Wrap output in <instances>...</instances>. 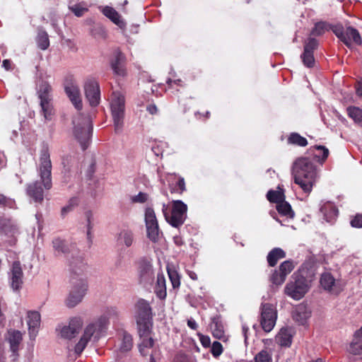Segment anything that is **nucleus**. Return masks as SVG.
Segmentation results:
<instances>
[{"label": "nucleus", "instance_id": "15", "mask_svg": "<svg viewBox=\"0 0 362 362\" xmlns=\"http://www.w3.org/2000/svg\"><path fill=\"white\" fill-rule=\"evenodd\" d=\"M5 340L8 343L13 359L16 360L23 341V334L18 330L9 329L5 336Z\"/></svg>", "mask_w": 362, "mask_h": 362}, {"label": "nucleus", "instance_id": "4", "mask_svg": "<svg viewBox=\"0 0 362 362\" xmlns=\"http://www.w3.org/2000/svg\"><path fill=\"white\" fill-rule=\"evenodd\" d=\"M162 211L169 224L175 228H179L187 218V206L181 200H175L173 202L171 209L168 205L163 204Z\"/></svg>", "mask_w": 362, "mask_h": 362}, {"label": "nucleus", "instance_id": "48", "mask_svg": "<svg viewBox=\"0 0 362 362\" xmlns=\"http://www.w3.org/2000/svg\"><path fill=\"white\" fill-rule=\"evenodd\" d=\"M349 116L356 123H362V110L356 107H350L347 108Z\"/></svg>", "mask_w": 362, "mask_h": 362}, {"label": "nucleus", "instance_id": "31", "mask_svg": "<svg viewBox=\"0 0 362 362\" xmlns=\"http://www.w3.org/2000/svg\"><path fill=\"white\" fill-rule=\"evenodd\" d=\"M155 293L160 299H165L167 295L165 279L163 274H158Z\"/></svg>", "mask_w": 362, "mask_h": 362}, {"label": "nucleus", "instance_id": "32", "mask_svg": "<svg viewBox=\"0 0 362 362\" xmlns=\"http://www.w3.org/2000/svg\"><path fill=\"white\" fill-rule=\"evenodd\" d=\"M103 13L109 19H110L115 24L120 28L124 26V21L121 19L119 13L112 7L105 6L103 8Z\"/></svg>", "mask_w": 362, "mask_h": 362}, {"label": "nucleus", "instance_id": "19", "mask_svg": "<svg viewBox=\"0 0 362 362\" xmlns=\"http://www.w3.org/2000/svg\"><path fill=\"white\" fill-rule=\"evenodd\" d=\"M41 317L37 311H28L27 313V325L30 339H35L40 325Z\"/></svg>", "mask_w": 362, "mask_h": 362}, {"label": "nucleus", "instance_id": "45", "mask_svg": "<svg viewBox=\"0 0 362 362\" xmlns=\"http://www.w3.org/2000/svg\"><path fill=\"white\" fill-rule=\"evenodd\" d=\"M293 268L294 265L293 262L290 260H286L280 264L279 272L283 276V278L281 279V281H285L287 275L291 272Z\"/></svg>", "mask_w": 362, "mask_h": 362}, {"label": "nucleus", "instance_id": "42", "mask_svg": "<svg viewBox=\"0 0 362 362\" xmlns=\"http://www.w3.org/2000/svg\"><path fill=\"white\" fill-rule=\"evenodd\" d=\"M151 320L141 321L136 320L140 337H146L149 335L150 328L151 325Z\"/></svg>", "mask_w": 362, "mask_h": 362}, {"label": "nucleus", "instance_id": "40", "mask_svg": "<svg viewBox=\"0 0 362 362\" xmlns=\"http://www.w3.org/2000/svg\"><path fill=\"white\" fill-rule=\"evenodd\" d=\"M141 338L142 341L139 346V352L142 356H146L149 354V349L153 346V339L149 336Z\"/></svg>", "mask_w": 362, "mask_h": 362}, {"label": "nucleus", "instance_id": "60", "mask_svg": "<svg viewBox=\"0 0 362 362\" xmlns=\"http://www.w3.org/2000/svg\"><path fill=\"white\" fill-rule=\"evenodd\" d=\"M151 151L156 156H160L163 155V149L158 144L153 145L151 147Z\"/></svg>", "mask_w": 362, "mask_h": 362}, {"label": "nucleus", "instance_id": "3", "mask_svg": "<svg viewBox=\"0 0 362 362\" xmlns=\"http://www.w3.org/2000/svg\"><path fill=\"white\" fill-rule=\"evenodd\" d=\"M73 124L74 136L84 151L89 145L93 132L91 120L88 116L78 113L73 119Z\"/></svg>", "mask_w": 362, "mask_h": 362}, {"label": "nucleus", "instance_id": "33", "mask_svg": "<svg viewBox=\"0 0 362 362\" xmlns=\"http://www.w3.org/2000/svg\"><path fill=\"white\" fill-rule=\"evenodd\" d=\"M286 257L285 252L279 248L275 247L271 250L267 255V262L270 267H274L278 260Z\"/></svg>", "mask_w": 362, "mask_h": 362}, {"label": "nucleus", "instance_id": "47", "mask_svg": "<svg viewBox=\"0 0 362 362\" xmlns=\"http://www.w3.org/2000/svg\"><path fill=\"white\" fill-rule=\"evenodd\" d=\"M37 42L38 45V47L42 49L45 50L48 48L49 45V41L48 38V35L45 31H40L38 33L37 37Z\"/></svg>", "mask_w": 362, "mask_h": 362}, {"label": "nucleus", "instance_id": "26", "mask_svg": "<svg viewBox=\"0 0 362 362\" xmlns=\"http://www.w3.org/2000/svg\"><path fill=\"white\" fill-rule=\"evenodd\" d=\"M292 330L288 327H284L280 329L275 337V341L281 346L288 347L292 343Z\"/></svg>", "mask_w": 362, "mask_h": 362}, {"label": "nucleus", "instance_id": "57", "mask_svg": "<svg viewBox=\"0 0 362 362\" xmlns=\"http://www.w3.org/2000/svg\"><path fill=\"white\" fill-rule=\"evenodd\" d=\"M283 278L279 271L275 270L271 276V281L274 284L281 285L284 281H281V279Z\"/></svg>", "mask_w": 362, "mask_h": 362}, {"label": "nucleus", "instance_id": "54", "mask_svg": "<svg viewBox=\"0 0 362 362\" xmlns=\"http://www.w3.org/2000/svg\"><path fill=\"white\" fill-rule=\"evenodd\" d=\"M69 9L78 17L82 16L88 11V8L81 6V4L69 6Z\"/></svg>", "mask_w": 362, "mask_h": 362}, {"label": "nucleus", "instance_id": "20", "mask_svg": "<svg viewBox=\"0 0 362 362\" xmlns=\"http://www.w3.org/2000/svg\"><path fill=\"white\" fill-rule=\"evenodd\" d=\"M111 68L114 74L118 76L124 77L127 74L125 67V57L120 52H116L114 59H112Z\"/></svg>", "mask_w": 362, "mask_h": 362}, {"label": "nucleus", "instance_id": "38", "mask_svg": "<svg viewBox=\"0 0 362 362\" xmlns=\"http://www.w3.org/2000/svg\"><path fill=\"white\" fill-rule=\"evenodd\" d=\"M42 114L46 120H51L54 115V110L52 100L40 101Z\"/></svg>", "mask_w": 362, "mask_h": 362}, {"label": "nucleus", "instance_id": "2", "mask_svg": "<svg viewBox=\"0 0 362 362\" xmlns=\"http://www.w3.org/2000/svg\"><path fill=\"white\" fill-rule=\"evenodd\" d=\"M292 175L295 183L305 193L310 194L317 181L318 173L316 166L310 159L299 158L293 164Z\"/></svg>", "mask_w": 362, "mask_h": 362}, {"label": "nucleus", "instance_id": "46", "mask_svg": "<svg viewBox=\"0 0 362 362\" xmlns=\"http://www.w3.org/2000/svg\"><path fill=\"white\" fill-rule=\"evenodd\" d=\"M79 204V199L76 197H71L69 201L66 205L62 207L61 210V215L62 217H64L69 212L72 211Z\"/></svg>", "mask_w": 362, "mask_h": 362}, {"label": "nucleus", "instance_id": "24", "mask_svg": "<svg viewBox=\"0 0 362 362\" xmlns=\"http://www.w3.org/2000/svg\"><path fill=\"white\" fill-rule=\"evenodd\" d=\"M117 242L119 245L130 247L134 243V235L132 230L122 229L117 235Z\"/></svg>", "mask_w": 362, "mask_h": 362}, {"label": "nucleus", "instance_id": "18", "mask_svg": "<svg viewBox=\"0 0 362 362\" xmlns=\"http://www.w3.org/2000/svg\"><path fill=\"white\" fill-rule=\"evenodd\" d=\"M70 272L75 280H78V276H82L86 270L87 264L81 255L74 257L69 260Z\"/></svg>", "mask_w": 362, "mask_h": 362}, {"label": "nucleus", "instance_id": "53", "mask_svg": "<svg viewBox=\"0 0 362 362\" xmlns=\"http://www.w3.org/2000/svg\"><path fill=\"white\" fill-rule=\"evenodd\" d=\"M148 198L149 195L147 193L140 192L138 194L132 196L130 199L132 203L144 204Z\"/></svg>", "mask_w": 362, "mask_h": 362}, {"label": "nucleus", "instance_id": "41", "mask_svg": "<svg viewBox=\"0 0 362 362\" xmlns=\"http://www.w3.org/2000/svg\"><path fill=\"white\" fill-rule=\"evenodd\" d=\"M167 272L173 288H178L180 286V276L177 271L171 267H167Z\"/></svg>", "mask_w": 362, "mask_h": 362}, {"label": "nucleus", "instance_id": "10", "mask_svg": "<svg viewBox=\"0 0 362 362\" xmlns=\"http://www.w3.org/2000/svg\"><path fill=\"white\" fill-rule=\"evenodd\" d=\"M144 216L147 236L152 242L156 243L158 240L160 231L156 214L153 208H146Z\"/></svg>", "mask_w": 362, "mask_h": 362}, {"label": "nucleus", "instance_id": "50", "mask_svg": "<svg viewBox=\"0 0 362 362\" xmlns=\"http://www.w3.org/2000/svg\"><path fill=\"white\" fill-rule=\"evenodd\" d=\"M349 351L353 355H361L362 340L356 339L354 338V340L350 344Z\"/></svg>", "mask_w": 362, "mask_h": 362}, {"label": "nucleus", "instance_id": "52", "mask_svg": "<svg viewBox=\"0 0 362 362\" xmlns=\"http://www.w3.org/2000/svg\"><path fill=\"white\" fill-rule=\"evenodd\" d=\"M317 151H319V154H315V157L317 158V160L320 163L324 162L329 155V150L326 147L323 146H316L315 147Z\"/></svg>", "mask_w": 362, "mask_h": 362}, {"label": "nucleus", "instance_id": "43", "mask_svg": "<svg viewBox=\"0 0 362 362\" xmlns=\"http://www.w3.org/2000/svg\"><path fill=\"white\" fill-rule=\"evenodd\" d=\"M133 346V339L131 334L123 332L122 343L120 344L119 349L122 352H127L132 349Z\"/></svg>", "mask_w": 362, "mask_h": 362}, {"label": "nucleus", "instance_id": "58", "mask_svg": "<svg viewBox=\"0 0 362 362\" xmlns=\"http://www.w3.org/2000/svg\"><path fill=\"white\" fill-rule=\"evenodd\" d=\"M351 225L355 228H362V214H357L351 221Z\"/></svg>", "mask_w": 362, "mask_h": 362}, {"label": "nucleus", "instance_id": "39", "mask_svg": "<svg viewBox=\"0 0 362 362\" xmlns=\"http://www.w3.org/2000/svg\"><path fill=\"white\" fill-rule=\"evenodd\" d=\"M276 210L279 214L286 216L287 218H293L294 212L291 209V205L284 199L276 204Z\"/></svg>", "mask_w": 362, "mask_h": 362}, {"label": "nucleus", "instance_id": "23", "mask_svg": "<svg viewBox=\"0 0 362 362\" xmlns=\"http://www.w3.org/2000/svg\"><path fill=\"white\" fill-rule=\"evenodd\" d=\"M320 211L323 214L325 220L328 223H333L338 215V209L334 203L325 202L320 206Z\"/></svg>", "mask_w": 362, "mask_h": 362}, {"label": "nucleus", "instance_id": "55", "mask_svg": "<svg viewBox=\"0 0 362 362\" xmlns=\"http://www.w3.org/2000/svg\"><path fill=\"white\" fill-rule=\"evenodd\" d=\"M211 351L214 357L219 356L223 352V346L218 341H214L212 344Z\"/></svg>", "mask_w": 362, "mask_h": 362}, {"label": "nucleus", "instance_id": "30", "mask_svg": "<svg viewBox=\"0 0 362 362\" xmlns=\"http://www.w3.org/2000/svg\"><path fill=\"white\" fill-rule=\"evenodd\" d=\"M213 336L218 339H226L223 325L218 318H214L210 324Z\"/></svg>", "mask_w": 362, "mask_h": 362}, {"label": "nucleus", "instance_id": "6", "mask_svg": "<svg viewBox=\"0 0 362 362\" xmlns=\"http://www.w3.org/2000/svg\"><path fill=\"white\" fill-rule=\"evenodd\" d=\"M310 286V281L296 272L292 276V280L285 286L284 292L288 296L298 300L305 295Z\"/></svg>", "mask_w": 362, "mask_h": 362}, {"label": "nucleus", "instance_id": "36", "mask_svg": "<svg viewBox=\"0 0 362 362\" xmlns=\"http://www.w3.org/2000/svg\"><path fill=\"white\" fill-rule=\"evenodd\" d=\"M53 248L57 255L68 254L71 252V249L74 247V245H71L70 247L67 245L65 242L60 239L56 238L52 241Z\"/></svg>", "mask_w": 362, "mask_h": 362}, {"label": "nucleus", "instance_id": "13", "mask_svg": "<svg viewBox=\"0 0 362 362\" xmlns=\"http://www.w3.org/2000/svg\"><path fill=\"white\" fill-rule=\"evenodd\" d=\"M317 47L318 41L313 37H310L305 42L304 51L300 57L305 66L311 68L314 66L315 58L313 52Z\"/></svg>", "mask_w": 362, "mask_h": 362}, {"label": "nucleus", "instance_id": "35", "mask_svg": "<svg viewBox=\"0 0 362 362\" xmlns=\"http://www.w3.org/2000/svg\"><path fill=\"white\" fill-rule=\"evenodd\" d=\"M320 284L325 290L334 291L335 285V279L329 272H325L321 275Z\"/></svg>", "mask_w": 362, "mask_h": 362}, {"label": "nucleus", "instance_id": "5", "mask_svg": "<svg viewBox=\"0 0 362 362\" xmlns=\"http://www.w3.org/2000/svg\"><path fill=\"white\" fill-rule=\"evenodd\" d=\"M110 109L115 131L120 132L124 125L125 98L120 91H113L110 97Z\"/></svg>", "mask_w": 362, "mask_h": 362}, {"label": "nucleus", "instance_id": "7", "mask_svg": "<svg viewBox=\"0 0 362 362\" xmlns=\"http://www.w3.org/2000/svg\"><path fill=\"white\" fill-rule=\"evenodd\" d=\"M52 162L50 155L47 146H44L40 151L39 163L37 165L38 175L41 183L45 189L52 188Z\"/></svg>", "mask_w": 362, "mask_h": 362}, {"label": "nucleus", "instance_id": "44", "mask_svg": "<svg viewBox=\"0 0 362 362\" xmlns=\"http://www.w3.org/2000/svg\"><path fill=\"white\" fill-rule=\"evenodd\" d=\"M288 143L302 147L308 145L307 139L298 133H291L288 138Z\"/></svg>", "mask_w": 362, "mask_h": 362}, {"label": "nucleus", "instance_id": "12", "mask_svg": "<svg viewBox=\"0 0 362 362\" xmlns=\"http://www.w3.org/2000/svg\"><path fill=\"white\" fill-rule=\"evenodd\" d=\"M66 94L74 107L80 110L82 108V101L78 85L72 76L66 78L64 83Z\"/></svg>", "mask_w": 362, "mask_h": 362}, {"label": "nucleus", "instance_id": "37", "mask_svg": "<svg viewBox=\"0 0 362 362\" xmlns=\"http://www.w3.org/2000/svg\"><path fill=\"white\" fill-rule=\"evenodd\" d=\"M84 216H85V219H86L87 240L90 243H92L91 232L93 228V221H94L93 213L90 210H87L84 213Z\"/></svg>", "mask_w": 362, "mask_h": 362}, {"label": "nucleus", "instance_id": "21", "mask_svg": "<svg viewBox=\"0 0 362 362\" xmlns=\"http://www.w3.org/2000/svg\"><path fill=\"white\" fill-rule=\"evenodd\" d=\"M136 320H151L152 318V312L151 308L149 303L144 300L140 299L138 300L136 305Z\"/></svg>", "mask_w": 362, "mask_h": 362}, {"label": "nucleus", "instance_id": "16", "mask_svg": "<svg viewBox=\"0 0 362 362\" xmlns=\"http://www.w3.org/2000/svg\"><path fill=\"white\" fill-rule=\"evenodd\" d=\"M23 273L19 262H14L9 274L10 285L13 291H19L23 285Z\"/></svg>", "mask_w": 362, "mask_h": 362}, {"label": "nucleus", "instance_id": "29", "mask_svg": "<svg viewBox=\"0 0 362 362\" xmlns=\"http://www.w3.org/2000/svg\"><path fill=\"white\" fill-rule=\"evenodd\" d=\"M52 87L47 81H42L37 88V93L40 101L52 100Z\"/></svg>", "mask_w": 362, "mask_h": 362}, {"label": "nucleus", "instance_id": "34", "mask_svg": "<svg viewBox=\"0 0 362 362\" xmlns=\"http://www.w3.org/2000/svg\"><path fill=\"white\" fill-rule=\"evenodd\" d=\"M0 230L6 234H13L16 230L15 223L9 218L0 216Z\"/></svg>", "mask_w": 362, "mask_h": 362}, {"label": "nucleus", "instance_id": "25", "mask_svg": "<svg viewBox=\"0 0 362 362\" xmlns=\"http://www.w3.org/2000/svg\"><path fill=\"white\" fill-rule=\"evenodd\" d=\"M27 194L35 202H41L43 200V189L37 181L29 184L27 187Z\"/></svg>", "mask_w": 362, "mask_h": 362}, {"label": "nucleus", "instance_id": "27", "mask_svg": "<svg viewBox=\"0 0 362 362\" xmlns=\"http://www.w3.org/2000/svg\"><path fill=\"white\" fill-rule=\"evenodd\" d=\"M344 37L346 40H343V42L349 47L351 46V42L356 45H361L362 43V40L358 31L352 27H348L346 29Z\"/></svg>", "mask_w": 362, "mask_h": 362}, {"label": "nucleus", "instance_id": "14", "mask_svg": "<svg viewBox=\"0 0 362 362\" xmlns=\"http://www.w3.org/2000/svg\"><path fill=\"white\" fill-rule=\"evenodd\" d=\"M83 324V321L81 317H72L69 325L62 328L60 331L61 337L68 339L74 338L81 330Z\"/></svg>", "mask_w": 362, "mask_h": 362}, {"label": "nucleus", "instance_id": "49", "mask_svg": "<svg viewBox=\"0 0 362 362\" xmlns=\"http://www.w3.org/2000/svg\"><path fill=\"white\" fill-rule=\"evenodd\" d=\"M267 198L270 202L278 204L284 199V195L279 191L269 190L267 194Z\"/></svg>", "mask_w": 362, "mask_h": 362}, {"label": "nucleus", "instance_id": "28", "mask_svg": "<svg viewBox=\"0 0 362 362\" xmlns=\"http://www.w3.org/2000/svg\"><path fill=\"white\" fill-rule=\"evenodd\" d=\"M310 316V310L303 305L297 306L293 312V320L300 325H304Z\"/></svg>", "mask_w": 362, "mask_h": 362}, {"label": "nucleus", "instance_id": "62", "mask_svg": "<svg viewBox=\"0 0 362 362\" xmlns=\"http://www.w3.org/2000/svg\"><path fill=\"white\" fill-rule=\"evenodd\" d=\"M3 205L8 206L9 208H14L16 206V202L13 199H7L5 197V200L3 202Z\"/></svg>", "mask_w": 362, "mask_h": 362}, {"label": "nucleus", "instance_id": "8", "mask_svg": "<svg viewBox=\"0 0 362 362\" xmlns=\"http://www.w3.org/2000/svg\"><path fill=\"white\" fill-rule=\"evenodd\" d=\"M71 281L72 287L66 300V305L69 308H74L82 301L85 296L88 284L86 280L82 277H80L78 280H75V278L72 277Z\"/></svg>", "mask_w": 362, "mask_h": 362}, {"label": "nucleus", "instance_id": "64", "mask_svg": "<svg viewBox=\"0 0 362 362\" xmlns=\"http://www.w3.org/2000/svg\"><path fill=\"white\" fill-rule=\"evenodd\" d=\"M177 186L178 187V189L181 191V192H183L184 190H185V180H184V178L182 177H180L177 182Z\"/></svg>", "mask_w": 362, "mask_h": 362}, {"label": "nucleus", "instance_id": "17", "mask_svg": "<svg viewBox=\"0 0 362 362\" xmlns=\"http://www.w3.org/2000/svg\"><path fill=\"white\" fill-rule=\"evenodd\" d=\"M154 274L152 264L146 259H142L139 266V278L141 283L151 284L153 279Z\"/></svg>", "mask_w": 362, "mask_h": 362}, {"label": "nucleus", "instance_id": "11", "mask_svg": "<svg viewBox=\"0 0 362 362\" xmlns=\"http://www.w3.org/2000/svg\"><path fill=\"white\" fill-rule=\"evenodd\" d=\"M85 95L90 105L98 106L100 100V90L98 82L92 77H88L84 83Z\"/></svg>", "mask_w": 362, "mask_h": 362}, {"label": "nucleus", "instance_id": "9", "mask_svg": "<svg viewBox=\"0 0 362 362\" xmlns=\"http://www.w3.org/2000/svg\"><path fill=\"white\" fill-rule=\"evenodd\" d=\"M277 311L275 306L270 303H262L260 307V325L266 332H271L276 325Z\"/></svg>", "mask_w": 362, "mask_h": 362}, {"label": "nucleus", "instance_id": "63", "mask_svg": "<svg viewBox=\"0 0 362 362\" xmlns=\"http://www.w3.org/2000/svg\"><path fill=\"white\" fill-rule=\"evenodd\" d=\"M187 325L193 330H196L198 328V325L193 318H190L187 320Z\"/></svg>", "mask_w": 362, "mask_h": 362}, {"label": "nucleus", "instance_id": "22", "mask_svg": "<svg viewBox=\"0 0 362 362\" xmlns=\"http://www.w3.org/2000/svg\"><path fill=\"white\" fill-rule=\"evenodd\" d=\"M264 343L267 346L256 354L254 358L255 362H272L274 348L271 346L273 345V341L272 339H265Z\"/></svg>", "mask_w": 362, "mask_h": 362}, {"label": "nucleus", "instance_id": "56", "mask_svg": "<svg viewBox=\"0 0 362 362\" xmlns=\"http://www.w3.org/2000/svg\"><path fill=\"white\" fill-rule=\"evenodd\" d=\"M332 31L335 34V35L339 38L342 42L343 40H346L345 39V31L344 28L341 25H335L332 28Z\"/></svg>", "mask_w": 362, "mask_h": 362}, {"label": "nucleus", "instance_id": "59", "mask_svg": "<svg viewBox=\"0 0 362 362\" xmlns=\"http://www.w3.org/2000/svg\"><path fill=\"white\" fill-rule=\"evenodd\" d=\"M201 344L204 347H209L211 344V339L209 337L205 335H201L199 337Z\"/></svg>", "mask_w": 362, "mask_h": 362}, {"label": "nucleus", "instance_id": "61", "mask_svg": "<svg viewBox=\"0 0 362 362\" xmlns=\"http://www.w3.org/2000/svg\"><path fill=\"white\" fill-rule=\"evenodd\" d=\"M174 362H189V360L185 354H178L175 356Z\"/></svg>", "mask_w": 362, "mask_h": 362}, {"label": "nucleus", "instance_id": "1", "mask_svg": "<svg viewBox=\"0 0 362 362\" xmlns=\"http://www.w3.org/2000/svg\"><path fill=\"white\" fill-rule=\"evenodd\" d=\"M117 309L115 307L107 308L105 312L85 327L80 340L75 346V352L81 354L90 341H98L105 332L109 319L117 315Z\"/></svg>", "mask_w": 362, "mask_h": 362}, {"label": "nucleus", "instance_id": "51", "mask_svg": "<svg viewBox=\"0 0 362 362\" xmlns=\"http://www.w3.org/2000/svg\"><path fill=\"white\" fill-rule=\"evenodd\" d=\"M327 30V25L325 23L319 22L315 25V27L312 30L311 35L320 36L324 34Z\"/></svg>", "mask_w": 362, "mask_h": 362}]
</instances>
